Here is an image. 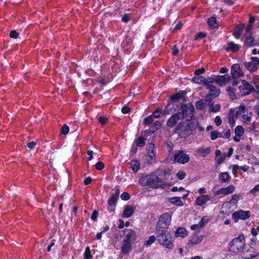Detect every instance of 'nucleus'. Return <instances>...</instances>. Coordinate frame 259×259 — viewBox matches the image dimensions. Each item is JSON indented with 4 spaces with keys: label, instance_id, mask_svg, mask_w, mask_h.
<instances>
[{
    "label": "nucleus",
    "instance_id": "f3484780",
    "mask_svg": "<svg viewBox=\"0 0 259 259\" xmlns=\"http://www.w3.org/2000/svg\"><path fill=\"white\" fill-rule=\"evenodd\" d=\"M211 199V197L209 195H200L196 198L194 203L197 206H201L210 201Z\"/></svg>",
    "mask_w": 259,
    "mask_h": 259
},
{
    "label": "nucleus",
    "instance_id": "6e6d98bb",
    "mask_svg": "<svg viewBox=\"0 0 259 259\" xmlns=\"http://www.w3.org/2000/svg\"><path fill=\"white\" fill-rule=\"evenodd\" d=\"M69 131V127L66 125H64L62 128V133L63 135H66L68 133Z\"/></svg>",
    "mask_w": 259,
    "mask_h": 259
},
{
    "label": "nucleus",
    "instance_id": "e433bc0d",
    "mask_svg": "<svg viewBox=\"0 0 259 259\" xmlns=\"http://www.w3.org/2000/svg\"><path fill=\"white\" fill-rule=\"evenodd\" d=\"M161 124L159 121H156L150 128V131L152 133H154L160 127Z\"/></svg>",
    "mask_w": 259,
    "mask_h": 259
},
{
    "label": "nucleus",
    "instance_id": "f257e3e1",
    "mask_svg": "<svg viewBox=\"0 0 259 259\" xmlns=\"http://www.w3.org/2000/svg\"><path fill=\"white\" fill-rule=\"evenodd\" d=\"M162 173L161 170H157L151 174L142 176L139 183L142 186L148 185L153 188H165L167 186V183L159 177Z\"/></svg>",
    "mask_w": 259,
    "mask_h": 259
},
{
    "label": "nucleus",
    "instance_id": "c85d7f7f",
    "mask_svg": "<svg viewBox=\"0 0 259 259\" xmlns=\"http://www.w3.org/2000/svg\"><path fill=\"white\" fill-rule=\"evenodd\" d=\"M169 201L177 206H182L184 205V202L181 200L179 197H173L169 198Z\"/></svg>",
    "mask_w": 259,
    "mask_h": 259
},
{
    "label": "nucleus",
    "instance_id": "9b49d317",
    "mask_svg": "<svg viewBox=\"0 0 259 259\" xmlns=\"http://www.w3.org/2000/svg\"><path fill=\"white\" fill-rule=\"evenodd\" d=\"M211 78V83L215 82L217 84L220 86H224L226 85L230 80V77L229 76L220 75V76H210Z\"/></svg>",
    "mask_w": 259,
    "mask_h": 259
},
{
    "label": "nucleus",
    "instance_id": "0eeeda50",
    "mask_svg": "<svg viewBox=\"0 0 259 259\" xmlns=\"http://www.w3.org/2000/svg\"><path fill=\"white\" fill-rule=\"evenodd\" d=\"M192 130L188 123H182L178 126L176 132L181 137L185 138L189 136Z\"/></svg>",
    "mask_w": 259,
    "mask_h": 259
},
{
    "label": "nucleus",
    "instance_id": "603ef678",
    "mask_svg": "<svg viewBox=\"0 0 259 259\" xmlns=\"http://www.w3.org/2000/svg\"><path fill=\"white\" fill-rule=\"evenodd\" d=\"M19 34L15 30H12L10 33V37L13 38H16L18 37Z\"/></svg>",
    "mask_w": 259,
    "mask_h": 259
},
{
    "label": "nucleus",
    "instance_id": "20e7f679",
    "mask_svg": "<svg viewBox=\"0 0 259 259\" xmlns=\"http://www.w3.org/2000/svg\"><path fill=\"white\" fill-rule=\"evenodd\" d=\"M245 244L244 236L242 235L235 238L230 243L229 251L233 255L242 252Z\"/></svg>",
    "mask_w": 259,
    "mask_h": 259
},
{
    "label": "nucleus",
    "instance_id": "f03ea898",
    "mask_svg": "<svg viewBox=\"0 0 259 259\" xmlns=\"http://www.w3.org/2000/svg\"><path fill=\"white\" fill-rule=\"evenodd\" d=\"M194 107L191 105L187 107H182L181 112L172 115L167 122V126L172 127L174 126L179 120L182 118H185L187 120L191 119L193 115Z\"/></svg>",
    "mask_w": 259,
    "mask_h": 259
},
{
    "label": "nucleus",
    "instance_id": "a19ab883",
    "mask_svg": "<svg viewBox=\"0 0 259 259\" xmlns=\"http://www.w3.org/2000/svg\"><path fill=\"white\" fill-rule=\"evenodd\" d=\"M92 257V255L91 253V250L90 247L89 246L85 248V251L84 252V258L85 259H90Z\"/></svg>",
    "mask_w": 259,
    "mask_h": 259
},
{
    "label": "nucleus",
    "instance_id": "473e14b6",
    "mask_svg": "<svg viewBox=\"0 0 259 259\" xmlns=\"http://www.w3.org/2000/svg\"><path fill=\"white\" fill-rule=\"evenodd\" d=\"M207 23L208 25L212 28H218L219 26V24L217 22L216 19L215 17H211L207 21Z\"/></svg>",
    "mask_w": 259,
    "mask_h": 259
},
{
    "label": "nucleus",
    "instance_id": "de8ad7c7",
    "mask_svg": "<svg viewBox=\"0 0 259 259\" xmlns=\"http://www.w3.org/2000/svg\"><path fill=\"white\" fill-rule=\"evenodd\" d=\"M161 109H156L153 113V115H152L153 116V117H155V118H159L160 117V115H161Z\"/></svg>",
    "mask_w": 259,
    "mask_h": 259
},
{
    "label": "nucleus",
    "instance_id": "2eb2a0df",
    "mask_svg": "<svg viewBox=\"0 0 259 259\" xmlns=\"http://www.w3.org/2000/svg\"><path fill=\"white\" fill-rule=\"evenodd\" d=\"M235 190V187L233 185H230L227 187L221 188L215 193V195H220L221 197L232 194Z\"/></svg>",
    "mask_w": 259,
    "mask_h": 259
},
{
    "label": "nucleus",
    "instance_id": "13d9d810",
    "mask_svg": "<svg viewBox=\"0 0 259 259\" xmlns=\"http://www.w3.org/2000/svg\"><path fill=\"white\" fill-rule=\"evenodd\" d=\"M199 225H200L199 224V223H198V224H194L191 226V229L192 230H199V229H200L202 228Z\"/></svg>",
    "mask_w": 259,
    "mask_h": 259
},
{
    "label": "nucleus",
    "instance_id": "58836bf2",
    "mask_svg": "<svg viewBox=\"0 0 259 259\" xmlns=\"http://www.w3.org/2000/svg\"><path fill=\"white\" fill-rule=\"evenodd\" d=\"M221 134L217 131H213L210 133V139L212 140L217 139L218 137H221Z\"/></svg>",
    "mask_w": 259,
    "mask_h": 259
},
{
    "label": "nucleus",
    "instance_id": "6ab92c4d",
    "mask_svg": "<svg viewBox=\"0 0 259 259\" xmlns=\"http://www.w3.org/2000/svg\"><path fill=\"white\" fill-rule=\"evenodd\" d=\"M231 73L234 78H237L243 75V72L240 69V66L237 64H234L231 68Z\"/></svg>",
    "mask_w": 259,
    "mask_h": 259
},
{
    "label": "nucleus",
    "instance_id": "6e6552de",
    "mask_svg": "<svg viewBox=\"0 0 259 259\" xmlns=\"http://www.w3.org/2000/svg\"><path fill=\"white\" fill-rule=\"evenodd\" d=\"M250 216V211L249 210H239L234 212L232 214L233 221L237 223L239 220H245Z\"/></svg>",
    "mask_w": 259,
    "mask_h": 259
},
{
    "label": "nucleus",
    "instance_id": "dca6fc26",
    "mask_svg": "<svg viewBox=\"0 0 259 259\" xmlns=\"http://www.w3.org/2000/svg\"><path fill=\"white\" fill-rule=\"evenodd\" d=\"M207 88L209 89V93L206 97L205 101L210 102L219 95L220 91L216 87L213 86L212 83H210V87Z\"/></svg>",
    "mask_w": 259,
    "mask_h": 259
},
{
    "label": "nucleus",
    "instance_id": "f8f14e48",
    "mask_svg": "<svg viewBox=\"0 0 259 259\" xmlns=\"http://www.w3.org/2000/svg\"><path fill=\"white\" fill-rule=\"evenodd\" d=\"M238 90L241 96H245L252 92L253 88L246 81L242 80V84L239 86Z\"/></svg>",
    "mask_w": 259,
    "mask_h": 259
},
{
    "label": "nucleus",
    "instance_id": "c9c22d12",
    "mask_svg": "<svg viewBox=\"0 0 259 259\" xmlns=\"http://www.w3.org/2000/svg\"><path fill=\"white\" fill-rule=\"evenodd\" d=\"M156 240V238L154 236H150L148 239L144 243V245L146 247H149L150 246L152 243H153Z\"/></svg>",
    "mask_w": 259,
    "mask_h": 259
},
{
    "label": "nucleus",
    "instance_id": "774afa93",
    "mask_svg": "<svg viewBox=\"0 0 259 259\" xmlns=\"http://www.w3.org/2000/svg\"><path fill=\"white\" fill-rule=\"evenodd\" d=\"M129 20H130V16L127 14H125L122 17V21H123L124 22H128L129 21Z\"/></svg>",
    "mask_w": 259,
    "mask_h": 259
},
{
    "label": "nucleus",
    "instance_id": "39448f33",
    "mask_svg": "<svg viewBox=\"0 0 259 259\" xmlns=\"http://www.w3.org/2000/svg\"><path fill=\"white\" fill-rule=\"evenodd\" d=\"M235 110V117H241L244 124H248L251 120L252 112H248L247 108L244 105H240Z\"/></svg>",
    "mask_w": 259,
    "mask_h": 259
},
{
    "label": "nucleus",
    "instance_id": "393cba45",
    "mask_svg": "<svg viewBox=\"0 0 259 259\" xmlns=\"http://www.w3.org/2000/svg\"><path fill=\"white\" fill-rule=\"evenodd\" d=\"M134 211V208L130 205L126 206L122 213L123 218H127L131 217Z\"/></svg>",
    "mask_w": 259,
    "mask_h": 259
},
{
    "label": "nucleus",
    "instance_id": "338daca9",
    "mask_svg": "<svg viewBox=\"0 0 259 259\" xmlns=\"http://www.w3.org/2000/svg\"><path fill=\"white\" fill-rule=\"evenodd\" d=\"M130 108L126 106L123 107L121 109V111L123 114L128 113L130 112Z\"/></svg>",
    "mask_w": 259,
    "mask_h": 259
},
{
    "label": "nucleus",
    "instance_id": "c756f323",
    "mask_svg": "<svg viewBox=\"0 0 259 259\" xmlns=\"http://www.w3.org/2000/svg\"><path fill=\"white\" fill-rule=\"evenodd\" d=\"M123 241V244L121 248V251L123 253L126 254L129 251H130L132 249V245L131 242Z\"/></svg>",
    "mask_w": 259,
    "mask_h": 259
},
{
    "label": "nucleus",
    "instance_id": "49530a36",
    "mask_svg": "<svg viewBox=\"0 0 259 259\" xmlns=\"http://www.w3.org/2000/svg\"><path fill=\"white\" fill-rule=\"evenodd\" d=\"M95 167L98 170H102L104 167V164L101 161H99L96 164Z\"/></svg>",
    "mask_w": 259,
    "mask_h": 259
},
{
    "label": "nucleus",
    "instance_id": "a211bd4d",
    "mask_svg": "<svg viewBox=\"0 0 259 259\" xmlns=\"http://www.w3.org/2000/svg\"><path fill=\"white\" fill-rule=\"evenodd\" d=\"M211 79H212L210 78V77H209L206 79L203 76L196 75L193 78L192 80L195 83H198L199 84H204L206 87H210V83H211Z\"/></svg>",
    "mask_w": 259,
    "mask_h": 259
},
{
    "label": "nucleus",
    "instance_id": "a18cd8bd",
    "mask_svg": "<svg viewBox=\"0 0 259 259\" xmlns=\"http://www.w3.org/2000/svg\"><path fill=\"white\" fill-rule=\"evenodd\" d=\"M227 91L232 99H235L236 98V96L234 93V89L232 88H229L227 89Z\"/></svg>",
    "mask_w": 259,
    "mask_h": 259
},
{
    "label": "nucleus",
    "instance_id": "79ce46f5",
    "mask_svg": "<svg viewBox=\"0 0 259 259\" xmlns=\"http://www.w3.org/2000/svg\"><path fill=\"white\" fill-rule=\"evenodd\" d=\"M209 222V219L207 217H204L201 218L199 222L200 226L202 228Z\"/></svg>",
    "mask_w": 259,
    "mask_h": 259
},
{
    "label": "nucleus",
    "instance_id": "c03bdc74",
    "mask_svg": "<svg viewBox=\"0 0 259 259\" xmlns=\"http://www.w3.org/2000/svg\"><path fill=\"white\" fill-rule=\"evenodd\" d=\"M136 144L138 146L143 147L145 144V139L143 137L139 138L136 141Z\"/></svg>",
    "mask_w": 259,
    "mask_h": 259
},
{
    "label": "nucleus",
    "instance_id": "8fccbe9b",
    "mask_svg": "<svg viewBox=\"0 0 259 259\" xmlns=\"http://www.w3.org/2000/svg\"><path fill=\"white\" fill-rule=\"evenodd\" d=\"M120 197L123 200H128L130 198V196L127 193L123 192L121 194Z\"/></svg>",
    "mask_w": 259,
    "mask_h": 259
},
{
    "label": "nucleus",
    "instance_id": "cd10ccee",
    "mask_svg": "<svg viewBox=\"0 0 259 259\" xmlns=\"http://www.w3.org/2000/svg\"><path fill=\"white\" fill-rule=\"evenodd\" d=\"M219 179L221 183H228L230 179V176L227 172H221L219 176Z\"/></svg>",
    "mask_w": 259,
    "mask_h": 259
},
{
    "label": "nucleus",
    "instance_id": "69168bd1",
    "mask_svg": "<svg viewBox=\"0 0 259 259\" xmlns=\"http://www.w3.org/2000/svg\"><path fill=\"white\" fill-rule=\"evenodd\" d=\"M183 24L181 22H179L174 27V30L177 31L181 29Z\"/></svg>",
    "mask_w": 259,
    "mask_h": 259
},
{
    "label": "nucleus",
    "instance_id": "4c0bfd02",
    "mask_svg": "<svg viewBox=\"0 0 259 259\" xmlns=\"http://www.w3.org/2000/svg\"><path fill=\"white\" fill-rule=\"evenodd\" d=\"M220 108L221 105L219 104L214 105H211L209 108V110L211 112H217L220 110Z\"/></svg>",
    "mask_w": 259,
    "mask_h": 259
},
{
    "label": "nucleus",
    "instance_id": "3c124183",
    "mask_svg": "<svg viewBox=\"0 0 259 259\" xmlns=\"http://www.w3.org/2000/svg\"><path fill=\"white\" fill-rule=\"evenodd\" d=\"M98 120L102 125H104L106 124L107 119L104 116H100L98 117Z\"/></svg>",
    "mask_w": 259,
    "mask_h": 259
},
{
    "label": "nucleus",
    "instance_id": "09e8293b",
    "mask_svg": "<svg viewBox=\"0 0 259 259\" xmlns=\"http://www.w3.org/2000/svg\"><path fill=\"white\" fill-rule=\"evenodd\" d=\"M177 176L180 180H182L185 178L186 174L183 171H180L177 174Z\"/></svg>",
    "mask_w": 259,
    "mask_h": 259
},
{
    "label": "nucleus",
    "instance_id": "7c9ffc66",
    "mask_svg": "<svg viewBox=\"0 0 259 259\" xmlns=\"http://www.w3.org/2000/svg\"><path fill=\"white\" fill-rule=\"evenodd\" d=\"M118 198V194L116 193L113 195H112L111 197L109 198L108 203L110 207H112V206H114L116 203L117 200Z\"/></svg>",
    "mask_w": 259,
    "mask_h": 259
},
{
    "label": "nucleus",
    "instance_id": "2f4dec72",
    "mask_svg": "<svg viewBox=\"0 0 259 259\" xmlns=\"http://www.w3.org/2000/svg\"><path fill=\"white\" fill-rule=\"evenodd\" d=\"M140 164L137 160H132L131 162V167L134 172H137L139 169Z\"/></svg>",
    "mask_w": 259,
    "mask_h": 259
},
{
    "label": "nucleus",
    "instance_id": "37998d69",
    "mask_svg": "<svg viewBox=\"0 0 259 259\" xmlns=\"http://www.w3.org/2000/svg\"><path fill=\"white\" fill-rule=\"evenodd\" d=\"M154 120V118L152 115H150L144 119V123L145 125H149Z\"/></svg>",
    "mask_w": 259,
    "mask_h": 259
},
{
    "label": "nucleus",
    "instance_id": "bb28decb",
    "mask_svg": "<svg viewBox=\"0 0 259 259\" xmlns=\"http://www.w3.org/2000/svg\"><path fill=\"white\" fill-rule=\"evenodd\" d=\"M239 49V47L237 44H235L233 42H229L228 43L227 47L225 49L227 51L234 53L238 51Z\"/></svg>",
    "mask_w": 259,
    "mask_h": 259
},
{
    "label": "nucleus",
    "instance_id": "9d476101",
    "mask_svg": "<svg viewBox=\"0 0 259 259\" xmlns=\"http://www.w3.org/2000/svg\"><path fill=\"white\" fill-rule=\"evenodd\" d=\"M189 155L182 151H178L175 153L174 161L176 162L185 164L189 161Z\"/></svg>",
    "mask_w": 259,
    "mask_h": 259
},
{
    "label": "nucleus",
    "instance_id": "bf43d9fd",
    "mask_svg": "<svg viewBox=\"0 0 259 259\" xmlns=\"http://www.w3.org/2000/svg\"><path fill=\"white\" fill-rule=\"evenodd\" d=\"M205 69L203 68H201L200 69H198L195 71V74L199 76V75L202 74L204 72Z\"/></svg>",
    "mask_w": 259,
    "mask_h": 259
},
{
    "label": "nucleus",
    "instance_id": "423d86ee",
    "mask_svg": "<svg viewBox=\"0 0 259 259\" xmlns=\"http://www.w3.org/2000/svg\"><path fill=\"white\" fill-rule=\"evenodd\" d=\"M171 220V215L168 213H164L159 218L156 230L159 232L165 230L169 226Z\"/></svg>",
    "mask_w": 259,
    "mask_h": 259
},
{
    "label": "nucleus",
    "instance_id": "412c9836",
    "mask_svg": "<svg viewBox=\"0 0 259 259\" xmlns=\"http://www.w3.org/2000/svg\"><path fill=\"white\" fill-rule=\"evenodd\" d=\"M137 235L136 233L132 230H127L123 240L124 241L132 243L136 239Z\"/></svg>",
    "mask_w": 259,
    "mask_h": 259
},
{
    "label": "nucleus",
    "instance_id": "72a5a7b5",
    "mask_svg": "<svg viewBox=\"0 0 259 259\" xmlns=\"http://www.w3.org/2000/svg\"><path fill=\"white\" fill-rule=\"evenodd\" d=\"M253 38L251 37V34H246L245 36V40L244 44L247 47H251L253 44Z\"/></svg>",
    "mask_w": 259,
    "mask_h": 259
},
{
    "label": "nucleus",
    "instance_id": "4468645a",
    "mask_svg": "<svg viewBox=\"0 0 259 259\" xmlns=\"http://www.w3.org/2000/svg\"><path fill=\"white\" fill-rule=\"evenodd\" d=\"M144 159L146 162L149 163H152L155 161V152L153 144H150L149 145L148 154L145 155Z\"/></svg>",
    "mask_w": 259,
    "mask_h": 259
},
{
    "label": "nucleus",
    "instance_id": "e2e57ef3",
    "mask_svg": "<svg viewBox=\"0 0 259 259\" xmlns=\"http://www.w3.org/2000/svg\"><path fill=\"white\" fill-rule=\"evenodd\" d=\"M98 212L96 210H94L91 215V219L93 221H96L98 217Z\"/></svg>",
    "mask_w": 259,
    "mask_h": 259
},
{
    "label": "nucleus",
    "instance_id": "4d7b16f0",
    "mask_svg": "<svg viewBox=\"0 0 259 259\" xmlns=\"http://www.w3.org/2000/svg\"><path fill=\"white\" fill-rule=\"evenodd\" d=\"M252 29V25L250 24H248L245 28L244 29L245 31L247 33V34H251L250 31Z\"/></svg>",
    "mask_w": 259,
    "mask_h": 259
},
{
    "label": "nucleus",
    "instance_id": "ddd939ff",
    "mask_svg": "<svg viewBox=\"0 0 259 259\" xmlns=\"http://www.w3.org/2000/svg\"><path fill=\"white\" fill-rule=\"evenodd\" d=\"M259 64V59L257 57H251V60L244 63L245 67L250 71L253 72L257 70Z\"/></svg>",
    "mask_w": 259,
    "mask_h": 259
},
{
    "label": "nucleus",
    "instance_id": "7ed1b4c3",
    "mask_svg": "<svg viewBox=\"0 0 259 259\" xmlns=\"http://www.w3.org/2000/svg\"><path fill=\"white\" fill-rule=\"evenodd\" d=\"M157 240L159 244L163 247L171 250L174 248V245L172 238L170 233L163 230L161 232H158Z\"/></svg>",
    "mask_w": 259,
    "mask_h": 259
},
{
    "label": "nucleus",
    "instance_id": "680f3d73",
    "mask_svg": "<svg viewBox=\"0 0 259 259\" xmlns=\"http://www.w3.org/2000/svg\"><path fill=\"white\" fill-rule=\"evenodd\" d=\"M259 191V184L256 185L253 189L250 191V193L254 194L257 191Z\"/></svg>",
    "mask_w": 259,
    "mask_h": 259
},
{
    "label": "nucleus",
    "instance_id": "052dcab7",
    "mask_svg": "<svg viewBox=\"0 0 259 259\" xmlns=\"http://www.w3.org/2000/svg\"><path fill=\"white\" fill-rule=\"evenodd\" d=\"M198 193L200 195H206L205 193H206V189L204 187L200 188L198 190Z\"/></svg>",
    "mask_w": 259,
    "mask_h": 259
},
{
    "label": "nucleus",
    "instance_id": "5fc2aeb1",
    "mask_svg": "<svg viewBox=\"0 0 259 259\" xmlns=\"http://www.w3.org/2000/svg\"><path fill=\"white\" fill-rule=\"evenodd\" d=\"M196 106L198 109H202L204 108V103L202 101H198L196 103Z\"/></svg>",
    "mask_w": 259,
    "mask_h": 259
},
{
    "label": "nucleus",
    "instance_id": "5701e85b",
    "mask_svg": "<svg viewBox=\"0 0 259 259\" xmlns=\"http://www.w3.org/2000/svg\"><path fill=\"white\" fill-rule=\"evenodd\" d=\"M235 110L232 109L229 112L228 114V122L231 126H234L235 124V120L236 118L235 117Z\"/></svg>",
    "mask_w": 259,
    "mask_h": 259
},
{
    "label": "nucleus",
    "instance_id": "ea45409f",
    "mask_svg": "<svg viewBox=\"0 0 259 259\" xmlns=\"http://www.w3.org/2000/svg\"><path fill=\"white\" fill-rule=\"evenodd\" d=\"M226 153L222 154L221 156H219L217 159L216 161L218 164H220L223 163L226 158Z\"/></svg>",
    "mask_w": 259,
    "mask_h": 259
},
{
    "label": "nucleus",
    "instance_id": "864d4df0",
    "mask_svg": "<svg viewBox=\"0 0 259 259\" xmlns=\"http://www.w3.org/2000/svg\"><path fill=\"white\" fill-rule=\"evenodd\" d=\"M214 123L217 126L220 125L222 124L221 118L219 116H216L214 119Z\"/></svg>",
    "mask_w": 259,
    "mask_h": 259
},
{
    "label": "nucleus",
    "instance_id": "b1692460",
    "mask_svg": "<svg viewBox=\"0 0 259 259\" xmlns=\"http://www.w3.org/2000/svg\"><path fill=\"white\" fill-rule=\"evenodd\" d=\"M197 152L200 156L205 157L210 153V149L209 147L205 148L204 147H201L197 149Z\"/></svg>",
    "mask_w": 259,
    "mask_h": 259
},
{
    "label": "nucleus",
    "instance_id": "aec40b11",
    "mask_svg": "<svg viewBox=\"0 0 259 259\" xmlns=\"http://www.w3.org/2000/svg\"><path fill=\"white\" fill-rule=\"evenodd\" d=\"M244 133V130L241 125H237L235 129V136L233 137V140L235 142H239L241 140V137Z\"/></svg>",
    "mask_w": 259,
    "mask_h": 259
},
{
    "label": "nucleus",
    "instance_id": "f704fd0d",
    "mask_svg": "<svg viewBox=\"0 0 259 259\" xmlns=\"http://www.w3.org/2000/svg\"><path fill=\"white\" fill-rule=\"evenodd\" d=\"M240 195L238 194H234L232 196V198L229 201V204L232 205H235L238 203V200L240 199Z\"/></svg>",
    "mask_w": 259,
    "mask_h": 259
},
{
    "label": "nucleus",
    "instance_id": "4be33fe9",
    "mask_svg": "<svg viewBox=\"0 0 259 259\" xmlns=\"http://www.w3.org/2000/svg\"><path fill=\"white\" fill-rule=\"evenodd\" d=\"M188 232L185 228L179 227L175 232V236L177 237L184 238L188 235Z\"/></svg>",
    "mask_w": 259,
    "mask_h": 259
},
{
    "label": "nucleus",
    "instance_id": "0e129e2a",
    "mask_svg": "<svg viewBox=\"0 0 259 259\" xmlns=\"http://www.w3.org/2000/svg\"><path fill=\"white\" fill-rule=\"evenodd\" d=\"M183 190H184V188L182 187H180L179 188H178L177 187H174L171 189V191L172 192L182 191Z\"/></svg>",
    "mask_w": 259,
    "mask_h": 259
},
{
    "label": "nucleus",
    "instance_id": "1a4fd4ad",
    "mask_svg": "<svg viewBox=\"0 0 259 259\" xmlns=\"http://www.w3.org/2000/svg\"><path fill=\"white\" fill-rule=\"evenodd\" d=\"M241 253L244 259H252L258 255L255 249L250 246H244Z\"/></svg>",
    "mask_w": 259,
    "mask_h": 259
},
{
    "label": "nucleus",
    "instance_id": "a878e982",
    "mask_svg": "<svg viewBox=\"0 0 259 259\" xmlns=\"http://www.w3.org/2000/svg\"><path fill=\"white\" fill-rule=\"evenodd\" d=\"M202 240V236L198 235H193L191 236L189 242L192 245H196L200 243Z\"/></svg>",
    "mask_w": 259,
    "mask_h": 259
}]
</instances>
